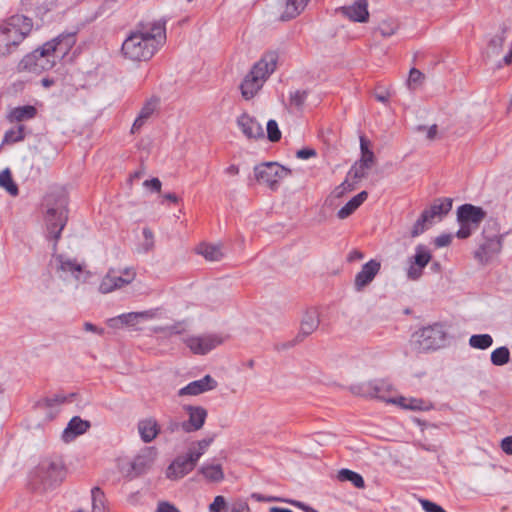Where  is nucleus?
Segmentation results:
<instances>
[{
	"instance_id": "nucleus-1",
	"label": "nucleus",
	"mask_w": 512,
	"mask_h": 512,
	"mask_svg": "<svg viewBox=\"0 0 512 512\" xmlns=\"http://www.w3.org/2000/svg\"><path fill=\"white\" fill-rule=\"evenodd\" d=\"M164 34L165 28L158 22L141 23L124 40L121 52L128 60L147 61L157 51Z\"/></svg>"
},
{
	"instance_id": "nucleus-2",
	"label": "nucleus",
	"mask_w": 512,
	"mask_h": 512,
	"mask_svg": "<svg viewBox=\"0 0 512 512\" xmlns=\"http://www.w3.org/2000/svg\"><path fill=\"white\" fill-rule=\"evenodd\" d=\"M33 22L24 15H14L0 25V57L13 53L30 34Z\"/></svg>"
},
{
	"instance_id": "nucleus-3",
	"label": "nucleus",
	"mask_w": 512,
	"mask_h": 512,
	"mask_svg": "<svg viewBox=\"0 0 512 512\" xmlns=\"http://www.w3.org/2000/svg\"><path fill=\"white\" fill-rule=\"evenodd\" d=\"M276 63L277 55L268 53L252 67L240 85L244 99L250 100L258 93L269 75L274 72Z\"/></svg>"
},
{
	"instance_id": "nucleus-4",
	"label": "nucleus",
	"mask_w": 512,
	"mask_h": 512,
	"mask_svg": "<svg viewBox=\"0 0 512 512\" xmlns=\"http://www.w3.org/2000/svg\"><path fill=\"white\" fill-rule=\"evenodd\" d=\"M213 441L214 437H208L191 443L187 454L176 457L168 466L166 477L170 480H179L190 473Z\"/></svg>"
},
{
	"instance_id": "nucleus-5",
	"label": "nucleus",
	"mask_w": 512,
	"mask_h": 512,
	"mask_svg": "<svg viewBox=\"0 0 512 512\" xmlns=\"http://www.w3.org/2000/svg\"><path fill=\"white\" fill-rule=\"evenodd\" d=\"M446 332L443 325L434 323L422 327L412 334L411 346L417 352L434 351L444 346Z\"/></svg>"
},
{
	"instance_id": "nucleus-6",
	"label": "nucleus",
	"mask_w": 512,
	"mask_h": 512,
	"mask_svg": "<svg viewBox=\"0 0 512 512\" xmlns=\"http://www.w3.org/2000/svg\"><path fill=\"white\" fill-rule=\"evenodd\" d=\"M58 62L55 55L44 43L41 47L24 56L18 63L19 72L40 74L53 68Z\"/></svg>"
},
{
	"instance_id": "nucleus-7",
	"label": "nucleus",
	"mask_w": 512,
	"mask_h": 512,
	"mask_svg": "<svg viewBox=\"0 0 512 512\" xmlns=\"http://www.w3.org/2000/svg\"><path fill=\"white\" fill-rule=\"evenodd\" d=\"M292 171L277 162H264L254 167V175L258 184L276 191L283 179L290 176Z\"/></svg>"
},
{
	"instance_id": "nucleus-8",
	"label": "nucleus",
	"mask_w": 512,
	"mask_h": 512,
	"mask_svg": "<svg viewBox=\"0 0 512 512\" xmlns=\"http://www.w3.org/2000/svg\"><path fill=\"white\" fill-rule=\"evenodd\" d=\"M136 270L133 267H125L121 270L110 268L101 279L98 291L101 294H109L131 284L136 278Z\"/></svg>"
},
{
	"instance_id": "nucleus-9",
	"label": "nucleus",
	"mask_w": 512,
	"mask_h": 512,
	"mask_svg": "<svg viewBox=\"0 0 512 512\" xmlns=\"http://www.w3.org/2000/svg\"><path fill=\"white\" fill-rule=\"evenodd\" d=\"M51 266L55 268L58 277L64 281H74L76 284L85 281L89 272L84 270L85 265L63 255H56L51 260Z\"/></svg>"
},
{
	"instance_id": "nucleus-10",
	"label": "nucleus",
	"mask_w": 512,
	"mask_h": 512,
	"mask_svg": "<svg viewBox=\"0 0 512 512\" xmlns=\"http://www.w3.org/2000/svg\"><path fill=\"white\" fill-rule=\"evenodd\" d=\"M65 475V467L59 459H44L34 471V477L45 487L59 484L63 481Z\"/></svg>"
},
{
	"instance_id": "nucleus-11",
	"label": "nucleus",
	"mask_w": 512,
	"mask_h": 512,
	"mask_svg": "<svg viewBox=\"0 0 512 512\" xmlns=\"http://www.w3.org/2000/svg\"><path fill=\"white\" fill-rule=\"evenodd\" d=\"M45 221L49 236L57 241L67 222V208L64 198L59 200L55 206L47 209Z\"/></svg>"
},
{
	"instance_id": "nucleus-12",
	"label": "nucleus",
	"mask_w": 512,
	"mask_h": 512,
	"mask_svg": "<svg viewBox=\"0 0 512 512\" xmlns=\"http://www.w3.org/2000/svg\"><path fill=\"white\" fill-rule=\"evenodd\" d=\"M352 394L366 398H376L383 401H390L387 398L392 391V385L385 380H372L366 383L353 384L349 387Z\"/></svg>"
},
{
	"instance_id": "nucleus-13",
	"label": "nucleus",
	"mask_w": 512,
	"mask_h": 512,
	"mask_svg": "<svg viewBox=\"0 0 512 512\" xmlns=\"http://www.w3.org/2000/svg\"><path fill=\"white\" fill-rule=\"evenodd\" d=\"M224 339L217 334H206L198 336H189L184 339V343L190 351L197 355H205L212 349L223 343Z\"/></svg>"
},
{
	"instance_id": "nucleus-14",
	"label": "nucleus",
	"mask_w": 512,
	"mask_h": 512,
	"mask_svg": "<svg viewBox=\"0 0 512 512\" xmlns=\"http://www.w3.org/2000/svg\"><path fill=\"white\" fill-rule=\"evenodd\" d=\"M431 258L432 254L426 246H416L415 255L410 259L407 277L413 281L418 280L423 274V269L431 261Z\"/></svg>"
},
{
	"instance_id": "nucleus-15",
	"label": "nucleus",
	"mask_w": 512,
	"mask_h": 512,
	"mask_svg": "<svg viewBox=\"0 0 512 512\" xmlns=\"http://www.w3.org/2000/svg\"><path fill=\"white\" fill-rule=\"evenodd\" d=\"M320 313L317 308L311 307L307 309L300 322V329L295 337V342H302L306 337L313 334L319 327Z\"/></svg>"
},
{
	"instance_id": "nucleus-16",
	"label": "nucleus",
	"mask_w": 512,
	"mask_h": 512,
	"mask_svg": "<svg viewBox=\"0 0 512 512\" xmlns=\"http://www.w3.org/2000/svg\"><path fill=\"white\" fill-rule=\"evenodd\" d=\"M184 410L188 414V421L181 424L185 432H194L200 430L207 418V410L201 406H184Z\"/></svg>"
},
{
	"instance_id": "nucleus-17",
	"label": "nucleus",
	"mask_w": 512,
	"mask_h": 512,
	"mask_svg": "<svg viewBox=\"0 0 512 512\" xmlns=\"http://www.w3.org/2000/svg\"><path fill=\"white\" fill-rule=\"evenodd\" d=\"M153 311L124 313L108 320V325L112 328H122L124 326L134 327L140 320H149L154 318Z\"/></svg>"
},
{
	"instance_id": "nucleus-18",
	"label": "nucleus",
	"mask_w": 512,
	"mask_h": 512,
	"mask_svg": "<svg viewBox=\"0 0 512 512\" xmlns=\"http://www.w3.org/2000/svg\"><path fill=\"white\" fill-rule=\"evenodd\" d=\"M381 263L375 259L365 263L361 270L356 274L354 280V287L357 291H362L367 285H369L375 276L379 273Z\"/></svg>"
},
{
	"instance_id": "nucleus-19",
	"label": "nucleus",
	"mask_w": 512,
	"mask_h": 512,
	"mask_svg": "<svg viewBox=\"0 0 512 512\" xmlns=\"http://www.w3.org/2000/svg\"><path fill=\"white\" fill-rule=\"evenodd\" d=\"M483 236L486 238V242L480 245L479 250L476 252V257L486 256L490 250H498L500 248L497 223H488L483 229Z\"/></svg>"
},
{
	"instance_id": "nucleus-20",
	"label": "nucleus",
	"mask_w": 512,
	"mask_h": 512,
	"mask_svg": "<svg viewBox=\"0 0 512 512\" xmlns=\"http://www.w3.org/2000/svg\"><path fill=\"white\" fill-rule=\"evenodd\" d=\"M217 387V381L210 375H205L202 379L190 382L178 391L179 396H197L202 393L214 390Z\"/></svg>"
},
{
	"instance_id": "nucleus-21",
	"label": "nucleus",
	"mask_w": 512,
	"mask_h": 512,
	"mask_svg": "<svg viewBox=\"0 0 512 512\" xmlns=\"http://www.w3.org/2000/svg\"><path fill=\"white\" fill-rule=\"evenodd\" d=\"M76 42L74 34L60 35L57 38L46 42L48 49L52 51L58 61L63 59Z\"/></svg>"
},
{
	"instance_id": "nucleus-22",
	"label": "nucleus",
	"mask_w": 512,
	"mask_h": 512,
	"mask_svg": "<svg viewBox=\"0 0 512 512\" xmlns=\"http://www.w3.org/2000/svg\"><path fill=\"white\" fill-rule=\"evenodd\" d=\"M237 124L242 133L248 139H262L264 138V130L262 125L250 115L244 113L238 117Z\"/></svg>"
},
{
	"instance_id": "nucleus-23",
	"label": "nucleus",
	"mask_w": 512,
	"mask_h": 512,
	"mask_svg": "<svg viewBox=\"0 0 512 512\" xmlns=\"http://www.w3.org/2000/svg\"><path fill=\"white\" fill-rule=\"evenodd\" d=\"M486 213L481 207L471 204L461 205L457 210L458 222H466L477 228L480 222L485 218Z\"/></svg>"
},
{
	"instance_id": "nucleus-24",
	"label": "nucleus",
	"mask_w": 512,
	"mask_h": 512,
	"mask_svg": "<svg viewBox=\"0 0 512 512\" xmlns=\"http://www.w3.org/2000/svg\"><path fill=\"white\" fill-rule=\"evenodd\" d=\"M90 428V423L82 420L80 417H73L62 433V440L66 443L71 442L76 437L84 434Z\"/></svg>"
},
{
	"instance_id": "nucleus-25",
	"label": "nucleus",
	"mask_w": 512,
	"mask_h": 512,
	"mask_svg": "<svg viewBox=\"0 0 512 512\" xmlns=\"http://www.w3.org/2000/svg\"><path fill=\"white\" fill-rule=\"evenodd\" d=\"M156 452L153 448L143 449L132 461L131 467L136 474L144 473L154 462Z\"/></svg>"
},
{
	"instance_id": "nucleus-26",
	"label": "nucleus",
	"mask_w": 512,
	"mask_h": 512,
	"mask_svg": "<svg viewBox=\"0 0 512 512\" xmlns=\"http://www.w3.org/2000/svg\"><path fill=\"white\" fill-rule=\"evenodd\" d=\"M138 432L145 443L153 441L160 432L158 422L154 418H145L138 422Z\"/></svg>"
},
{
	"instance_id": "nucleus-27",
	"label": "nucleus",
	"mask_w": 512,
	"mask_h": 512,
	"mask_svg": "<svg viewBox=\"0 0 512 512\" xmlns=\"http://www.w3.org/2000/svg\"><path fill=\"white\" fill-rule=\"evenodd\" d=\"M452 208V200L450 198L437 199L434 203L422 213L427 215V219L432 223L434 218H442Z\"/></svg>"
},
{
	"instance_id": "nucleus-28",
	"label": "nucleus",
	"mask_w": 512,
	"mask_h": 512,
	"mask_svg": "<svg viewBox=\"0 0 512 512\" xmlns=\"http://www.w3.org/2000/svg\"><path fill=\"white\" fill-rule=\"evenodd\" d=\"M368 193L362 191L350 199L341 209L337 212V217L344 220L351 216L367 199Z\"/></svg>"
},
{
	"instance_id": "nucleus-29",
	"label": "nucleus",
	"mask_w": 512,
	"mask_h": 512,
	"mask_svg": "<svg viewBox=\"0 0 512 512\" xmlns=\"http://www.w3.org/2000/svg\"><path fill=\"white\" fill-rule=\"evenodd\" d=\"M157 104V100L151 99L143 105L139 112V115L137 116L131 127L132 134L138 132L143 127L146 121L153 115L154 111L156 110Z\"/></svg>"
},
{
	"instance_id": "nucleus-30",
	"label": "nucleus",
	"mask_w": 512,
	"mask_h": 512,
	"mask_svg": "<svg viewBox=\"0 0 512 512\" xmlns=\"http://www.w3.org/2000/svg\"><path fill=\"white\" fill-rule=\"evenodd\" d=\"M343 12L349 19L356 22H366L369 16L365 0H359L353 5L345 7Z\"/></svg>"
},
{
	"instance_id": "nucleus-31",
	"label": "nucleus",
	"mask_w": 512,
	"mask_h": 512,
	"mask_svg": "<svg viewBox=\"0 0 512 512\" xmlns=\"http://www.w3.org/2000/svg\"><path fill=\"white\" fill-rule=\"evenodd\" d=\"M196 253L203 256L207 261H220L224 253L220 245L201 243L196 247Z\"/></svg>"
},
{
	"instance_id": "nucleus-32",
	"label": "nucleus",
	"mask_w": 512,
	"mask_h": 512,
	"mask_svg": "<svg viewBox=\"0 0 512 512\" xmlns=\"http://www.w3.org/2000/svg\"><path fill=\"white\" fill-rule=\"evenodd\" d=\"M37 114V109L32 105L19 106L12 109L8 115L10 122H22L33 119Z\"/></svg>"
},
{
	"instance_id": "nucleus-33",
	"label": "nucleus",
	"mask_w": 512,
	"mask_h": 512,
	"mask_svg": "<svg viewBox=\"0 0 512 512\" xmlns=\"http://www.w3.org/2000/svg\"><path fill=\"white\" fill-rule=\"evenodd\" d=\"M309 0H285L283 20L293 19L298 16L307 6Z\"/></svg>"
},
{
	"instance_id": "nucleus-34",
	"label": "nucleus",
	"mask_w": 512,
	"mask_h": 512,
	"mask_svg": "<svg viewBox=\"0 0 512 512\" xmlns=\"http://www.w3.org/2000/svg\"><path fill=\"white\" fill-rule=\"evenodd\" d=\"M199 472L211 482H220L224 479V472L219 464L204 465Z\"/></svg>"
},
{
	"instance_id": "nucleus-35",
	"label": "nucleus",
	"mask_w": 512,
	"mask_h": 512,
	"mask_svg": "<svg viewBox=\"0 0 512 512\" xmlns=\"http://www.w3.org/2000/svg\"><path fill=\"white\" fill-rule=\"evenodd\" d=\"M356 185L354 182L346 178L340 185L336 186L330 193L328 199L337 200L343 198L348 193L354 191Z\"/></svg>"
},
{
	"instance_id": "nucleus-36",
	"label": "nucleus",
	"mask_w": 512,
	"mask_h": 512,
	"mask_svg": "<svg viewBox=\"0 0 512 512\" xmlns=\"http://www.w3.org/2000/svg\"><path fill=\"white\" fill-rule=\"evenodd\" d=\"M337 478L342 482L350 481L356 488H364L365 486L363 477L349 469H341L338 472Z\"/></svg>"
},
{
	"instance_id": "nucleus-37",
	"label": "nucleus",
	"mask_w": 512,
	"mask_h": 512,
	"mask_svg": "<svg viewBox=\"0 0 512 512\" xmlns=\"http://www.w3.org/2000/svg\"><path fill=\"white\" fill-rule=\"evenodd\" d=\"M0 187L5 189L12 196L18 195V187L12 179L9 169L0 172Z\"/></svg>"
},
{
	"instance_id": "nucleus-38",
	"label": "nucleus",
	"mask_w": 512,
	"mask_h": 512,
	"mask_svg": "<svg viewBox=\"0 0 512 512\" xmlns=\"http://www.w3.org/2000/svg\"><path fill=\"white\" fill-rule=\"evenodd\" d=\"M92 512H109L105 506V495L99 487L91 490Z\"/></svg>"
},
{
	"instance_id": "nucleus-39",
	"label": "nucleus",
	"mask_w": 512,
	"mask_h": 512,
	"mask_svg": "<svg viewBox=\"0 0 512 512\" xmlns=\"http://www.w3.org/2000/svg\"><path fill=\"white\" fill-rule=\"evenodd\" d=\"M493 343V338L489 334H475L469 338V345L472 348L485 350Z\"/></svg>"
},
{
	"instance_id": "nucleus-40",
	"label": "nucleus",
	"mask_w": 512,
	"mask_h": 512,
	"mask_svg": "<svg viewBox=\"0 0 512 512\" xmlns=\"http://www.w3.org/2000/svg\"><path fill=\"white\" fill-rule=\"evenodd\" d=\"M186 331L184 322H176L169 326H156L153 328L154 333H162L167 337L172 335H180Z\"/></svg>"
},
{
	"instance_id": "nucleus-41",
	"label": "nucleus",
	"mask_w": 512,
	"mask_h": 512,
	"mask_svg": "<svg viewBox=\"0 0 512 512\" xmlns=\"http://www.w3.org/2000/svg\"><path fill=\"white\" fill-rule=\"evenodd\" d=\"M509 360L510 352L509 349L505 346L499 347L491 353V362L496 366L505 365L509 362Z\"/></svg>"
},
{
	"instance_id": "nucleus-42",
	"label": "nucleus",
	"mask_w": 512,
	"mask_h": 512,
	"mask_svg": "<svg viewBox=\"0 0 512 512\" xmlns=\"http://www.w3.org/2000/svg\"><path fill=\"white\" fill-rule=\"evenodd\" d=\"M370 168L362 166L358 161L350 168L347 178L355 183V185L367 175Z\"/></svg>"
},
{
	"instance_id": "nucleus-43",
	"label": "nucleus",
	"mask_w": 512,
	"mask_h": 512,
	"mask_svg": "<svg viewBox=\"0 0 512 512\" xmlns=\"http://www.w3.org/2000/svg\"><path fill=\"white\" fill-rule=\"evenodd\" d=\"M24 137V127L19 126L16 129H11L5 133L2 145L22 141Z\"/></svg>"
},
{
	"instance_id": "nucleus-44",
	"label": "nucleus",
	"mask_w": 512,
	"mask_h": 512,
	"mask_svg": "<svg viewBox=\"0 0 512 512\" xmlns=\"http://www.w3.org/2000/svg\"><path fill=\"white\" fill-rule=\"evenodd\" d=\"M397 29L398 24L392 19L382 20L377 27V30L383 37L392 36L393 34H395Z\"/></svg>"
},
{
	"instance_id": "nucleus-45",
	"label": "nucleus",
	"mask_w": 512,
	"mask_h": 512,
	"mask_svg": "<svg viewBox=\"0 0 512 512\" xmlns=\"http://www.w3.org/2000/svg\"><path fill=\"white\" fill-rule=\"evenodd\" d=\"M63 402V397L55 396L53 398H44L36 403V408L40 410H52Z\"/></svg>"
},
{
	"instance_id": "nucleus-46",
	"label": "nucleus",
	"mask_w": 512,
	"mask_h": 512,
	"mask_svg": "<svg viewBox=\"0 0 512 512\" xmlns=\"http://www.w3.org/2000/svg\"><path fill=\"white\" fill-rule=\"evenodd\" d=\"M431 222L427 219V215H424L421 213L418 220L414 223L412 229H411V237H417L420 234H422L427 229V224H430Z\"/></svg>"
},
{
	"instance_id": "nucleus-47",
	"label": "nucleus",
	"mask_w": 512,
	"mask_h": 512,
	"mask_svg": "<svg viewBox=\"0 0 512 512\" xmlns=\"http://www.w3.org/2000/svg\"><path fill=\"white\" fill-rule=\"evenodd\" d=\"M209 512H226L228 504L224 496L218 495L208 507Z\"/></svg>"
},
{
	"instance_id": "nucleus-48",
	"label": "nucleus",
	"mask_w": 512,
	"mask_h": 512,
	"mask_svg": "<svg viewBox=\"0 0 512 512\" xmlns=\"http://www.w3.org/2000/svg\"><path fill=\"white\" fill-rule=\"evenodd\" d=\"M267 137L271 142H277L281 139V131L275 120H269L267 122Z\"/></svg>"
},
{
	"instance_id": "nucleus-49",
	"label": "nucleus",
	"mask_w": 512,
	"mask_h": 512,
	"mask_svg": "<svg viewBox=\"0 0 512 512\" xmlns=\"http://www.w3.org/2000/svg\"><path fill=\"white\" fill-rule=\"evenodd\" d=\"M425 75L418 69L412 68L409 73L408 85L412 88L422 85Z\"/></svg>"
},
{
	"instance_id": "nucleus-50",
	"label": "nucleus",
	"mask_w": 512,
	"mask_h": 512,
	"mask_svg": "<svg viewBox=\"0 0 512 512\" xmlns=\"http://www.w3.org/2000/svg\"><path fill=\"white\" fill-rule=\"evenodd\" d=\"M505 41L504 32L500 35L494 36L489 42V48L492 53L498 54L503 47Z\"/></svg>"
},
{
	"instance_id": "nucleus-51",
	"label": "nucleus",
	"mask_w": 512,
	"mask_h": 512,
	"mask_svg": "<svg viewBox=\"0 0 512 512\" xmlns=\"http://www.w3.org/2000/svg\"><path fill=\"white\" fill-rule=\"evenodd\" d=\"M306 97V91L297 90L291 94L290 103L291 105H294L295 107L299 108L304 104Z\"/></svg>"
},
{
	"instance_id": "nucleus-52",
	"label": "nucleus",
	"mask_w": 512,
	"mask_h": 512,
	"mask_svg": "<svg viewBox=\"0 0 512 512\" xmlns=\"http://www.w3.org/2000/svg\"><path fill=\"white\" fill-rule=\"evenodd\" d=\"M226 512H251L248 503L238 499L234 501Z\"/></svg>"
},
{
	"instance_id": "nucleus-53",
	"label": "nucleus",
	"mask_w": 512,
	"mask_h": 512,
	"mask_svg": "<svg viewBox=\"0 0 512 512\" xmlns=\"http://www.w3.org/2000/svg\"><path fill=\"white\" fill-rule=\"evenodd\" d=\"M391 403H396V404H399L400 406L404 407V408H409V409H418L419 408V405H418V401L415 400V399H406L404 397H400L398 400H395V399H389Z\"/></svg>"
},
{
	"instance_id": "nucleus-54",
	"label": "nucleus",
	"mask_w": 512,
	"mask_h": 512,
	"mask_svg": "<svg viewBox=\"0 0 512 512\" xmlns=\"http://www.w3.org/2000/svg\"><path fill=\"white\" fill-rule=\"evenodd\" d=\"M460 223V229L457 231V237L460 239H466L468 238L472 231L476 228L473 227V225L468 224L466 222H459Z\"/></svg>"
},
{
	"instance_id": "nucleus-55",
	"label": "nucleus",
	"mask_w": 512,
	"mask_h": 512,
	"mask_svg": "<svg viewBox=\"0 0 512 512\" xmlns=\"http://www.w3.org/2000/svg\"><path fill=\"white\" fill-rule=\"evenodd\" d=\"M421 505L426 512H446L441 506L429 500H421Z\"/></svg>"
},
{
	"instance_id": "nucleus-56",
	"label": "nucleus",
	"mask_w": 512,
	"mask_h": 512,
	"mask_svg": "<svg viewBox=\"0 0 512 512\" xmlns=\"http://www.w3.org/2000/svg\"><path fill=\"white\" fill-rule=\"evenodd\" d=\"M359 163H361L362 166L371 168L375 162V156L374 153H365L361 154L360 159L358 160Z\"/></svg>"
},
{
	"instance_id": "nucleus-57",
	"label": "nucleus",
	"mask_w": 512,
	"mask_h": 512,
	"mask_svg": "<svg viewBox=\"0 0 512 512\" xmlns=\"http://www.w3.org/2000/svg\"><path fill=\"white\" fill-rule=\"evenodd\" d=\"M156 512H181L175 505L163 501L158 504Z\"/></svg>"
},
{
	"instance_id": "nucleus-58",
	"label": "nucleus",
	"mask_w": 512,
	"mask_h": 512,
	"mask_svg": "<svg viewBox=\"0 0 512 512\" xmlns=\"http://www.w3.org/2000/svg\"><path fill=\"white\" fill-rule=\"evenodd\" d=\"M143 185L147 188L152 189L155 192H160L162 183L158 178H152L151 180L144 181Z\"/></svg>"
},
{
	"instance_id": "nucleus-59",
	"label": "nucleus",
	"mask_w": 512,
	"mask_h": 512,
	"mask_svg": "<svg viewBox=\"0 0 512 512\" xmlns=\"http://www.w3.org/2000/svg\"><path fill=\"white\" fill-rule=\"evenodd\" d=\"M316 156V151L312 148H303L296 152V157L299 159H309Z\"/></svg>"
},
{
	"instance_id": "nucleus-60",
	"label": "nucleus",
	"mask_w": 512,
	"mask_h": 512,
	"mask_svg": "<svg viewBox=\"0 0 512 512\" xmlns=\"http://www.w3.org/2000/svg\"><path fill=\"white\" fill-rule=\"evenodd\" d=\"M452 241V236L449 234H443L435 239V245L437 247H445L448 246Z\"/></svg>"
},
{
	"instance_id": "nucleus-61",
	"label": "nucleus",
	"mask_w": 512,
	"mask_h": 512,
	"mask_svg": "<svg viewBox=\"0 0 512 512\" xmlns=\"http://www.w3.org/2000/svg\"><path fill=\"white\" fill-rule=\"evenodd\" d=\"M501 449L508 455H512V436L505 437L501 441Z\"/></svg>"
},
{
	"instance_id": "nucleus-62",
	"label": "nucleus",
	"mask_w": 512,
	"mask_h": 512,
	"mask_svg": "<svg viewBox=\"0 0 512 512\" xmlns=\"http://www.w3.org/2000/svg\"><path fill=\"white\" fill-rule=\"evenodd\" d=\"M363 258H364V254L361 251L352 250L347 256V261L355 262V261L362 260Z\"/></svg>"
},
{
	"instance_id": "nucleus-63",
	"label": "nucleus",
	"mask_w": 512,
	"mask_h": 512,
	"mask_svg": "<svg viewBox=\"0 0 512 512\" xmlns=\"http://www.w3.org/2000/svg\"><path fill=\"white\" fill-rule=\"evenodd\" d=\"M369 145H370V142L364 136H361L360 137L361 154H365L366 152L373 153V151L370 150Z\"/></svg>"
},
{
	"instance_id": "nucleus-64",
	"label": "nucleus",
	"mask_w": 512,
	"mask_h": 512,
	"mask_svg": "<svg viewBox=\"0 0 512 512\" xmlns=\"http://www.w3.org/2000/svg\"><path fill=\"white\" fill-rule=\"evenodd\" d=\"M84 330L88 331V332L97 333L100 335L103 334V332H104V330L102 328H99L90 322L84 323Z\"/></svg>"
}]
</instances>
